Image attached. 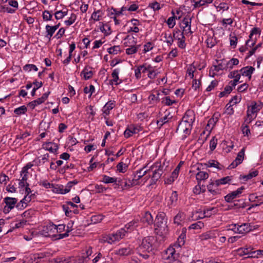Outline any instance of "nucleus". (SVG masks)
<instances>
[{"label":"nucleus","mask_w":263,"mask_h":263,"mask_svg":"<svg viewBox=\"0 0 263 263\" xmlns=\"http://www.w3.org/2000/svg\"><path fill=\"white\" fill-rule=\"evenodd\" d=\"M27 107L23 105L15 109L14 112L17 115L24 114L27 111Z\"/></svg>","instance_id":"obj_33"},{"label":"nucleus","mask_w":263,"mask_h":263,"mask_svg":"<svg viewBox=\"0 0 263 263\" xmlns=\"http://www.w3.org/2000/svg\"><path fill=\"white\" fill-rule=\"evenodd\" d=\"M127 167V165H126L125 163L122 162H121L118 163L117 165V170L119 172L124 173L126 171V168Z\"/></svg>","instance_id":"obj_40"},{"label":"nucleus","mask_w":263,"mask_h":263,"mask_svg":"<svg viewBox=\"0 0 263 263\" xmlns=\"http://www.w3.org/2000/svg\"><path fill=\"white\" fill-rule=\"evenodd\" d=\"M248 86V84L244 83L238 87L237 91L240 92H243L247 89Z\"/></svg>","instance_id":"obj_64"},{"label":"nucleus","mask_w":263,"mask_h":263,"mask_svg":"<svg viewBox=\"0 0 263 263\" xmlns=\"http://www.w3.org/2000/svg\"><path fill=\"white\" fill-rule=\"evenodd\" d=\"M143 221V222H146L148 224H151L153 223V218L149 212H147L145 213Z\"/></svg>","instance_id":"obj_29"},{"label":"nucleus","mask_w":263,"mask_h":263,"mask_svg":"<svg viewBox=\"0 0 263 263\" xmlns=\"http://www.w3.org/2000/svg\"><path fill=\"white\" fill-rule=\"evenodd\" d=\"M192 128V124L185 122L184 121H181L177 128L176 132H183L185 134L184 137L185 138L187 135L190 134Z\"/></svg>","instance_id":"obj_5"},{"label":"nucleus","mask_w":263,"mask_h":263,"mask_svg":"<svg viewBox=\"0 0 263 263\" xmlns=\"http://www.w3.org/2000/svg\"><path fill=\"white\" fill-rule=\"evenodd\" d=\"M183 218V214L182 213H179L174 217V223L179 224Z\"/></svg>","instance_id":"obj_41"},{"label":"nucleus","mask_w":263,"mask_h":263,"mask_svg":"<svg viewBox=\"0 0 263 263\" xmlns=\"http://www.w3.org/2000/svg\"><path fill=\"white\" fill-rule=\"evenodd\" d=\"M246 148L244 147H243L240 151L237 154V157L235 159L234 161H233L231 164L229 166L228 168L231 169L235 168L236 166H237L239 164L242 163L245 156V152Z\"/></svg>","instance_id":"obj_6"},{"label":"nucleus","mask_w":263,"mask_h":263,"mask_svg":"<svg viewBox=\"0 0 263 263\" xmlns=\"http://www.w3.org/2000/svg\"><path fill=\"white\" fill-rule=\"evenodd\" d=\"M204 224L201 221H198L195 223L191 224L189 227V229H200L203 227Z\"/></svg>","instance_id":"obj_39"},{"label":"nucleus","mask_w":263,"mask_h":263,"mask_svg":"<svg viewBox=\"0 0 263 263\" xmlns=\"http://www.w3.org/2000/svg\"><path fill=\"white\" fill-rule=\"evenodd\" d=\"M262 43H260L259 44H258L255 47H254L252 50H251L249 53H248V55H247V57H246V58H249L250 57H251V55H252L256 51V50L258 49L259 48L261 47V46H262Z\"/></svg>","instance_id":"obj_56"},{"label":"nucleus","mask_w":263,"mask_h":263,"mask_svg":"<svg viewBox=\"0 0 263 263\" xmlns=\"http://www.w3.org/2000/svg\"><path fill=\"white\" fill-rule=\"evenodd\" d=\"M166 257H164L165 263H182L180 261L176 259L178 254H176L175 249L169 248L166 251Z\"/></svg>","instance_id":"obj_4"},{"label":"nucleus","mask_w":263,"mask_h":263,"mask_svg":"<svg viewBox=\"0 0 263 263\" xmlns=\"http://www.w3.org/2000/svg\"><path fill=\"white\" fill-rule=\"evenodd\" d=\"M42 102L39 98L35 100L28 104V106L33 109L36 105L42 104Z\"/></svg>","instance_id":"obj_53"},{"label":"nucleus","mask_w":263,"mask_h":263,"mask_svg":"<svg viewBox=\"0 0 263 263\" xmlns=\"http://www.w3.org/2000/svg\"><path fill=\"white\" fill-rule=\"evenodd\" d=\"M68 10L62 11L60 10L58 11L55 13V17L57 20H60L63 18L65 15L67 14Z\"/></svg>","instance_id":"obj_32"},{"label":"nucleus","mask_w":263,"mask_h":263,"mask_svg":"<svg viewBox=\"0 0 263 263\" xmlns=\"http://www.w3.org/2000/svg\"><path fill=\"white\" fill-rule=\"evenodd\" d=\"M238 64L239 60L237 59L232 58L227 62L226 66V69H232L233 68V66L237 65Z\"/></svg>","instance_id":"obj_24"},{"label":"nucleus","mask_w":263,"mask_h":263,"mask_svg":"<svg viewBox=\"0 0 263 263\" xmlns=\"http://www.w3.org/2000/svg\"><path fill=\"white\" fill-rule=\"evenodd\" d=\"M183 164V161H180L178 165L176 166V168L172 172V174L174 176V177H177L178 176L179 171L181 166Z\"/></svg>","instance_id":"obj_54"},{"label":"nucleus","mask_w":263,"mask_h":263,"mask_svg":"<svg viewBox=\"0 0 263 263\" xmlns=\"http://www.w3.org/2000/svg\"><path fill=\"white\" fill-rule=\"evenodd\" d=\"M249 107H250V113L252 114H254L257 111V104L256 102H252V105Z\"/></svg>","instance_id":"obj_59"},{"label":"nucleus","mask_w":263,"mask_h":263,"mask_svg":"<svg viewBox=\"0 0 263 263\" xmlns=\"http://www.w3.org/2000/svg\"><path fill=\"white\" fill-rule=\"evenodd\" d=\"M154 240L153 236H147L142 239L141 244L137 248L138 252L147 251L149 252L152 250V246Z\"/></svg>","instance_id":"obj_2"},{"label":"nucleus","mask_w":263,"mask_h":263,"mask_svg":"<svg viewBox=\"0 0 263 263\" xmlns=\"http://www.w3.org/2000/svg\"><path fill=\"white\" fill-rule=\"evenodd\" d=\"M120 51V47L119 46H114L108 49V52L109 54H117Z\"/></svg>","instance_id":"obj_37"},{"label":"nucleus","mask_w":263,"mask_h":263,"mask_svg":"<svg viewBox=\"0 0 263 263\" xmlns=\"http://www.w3.org/2000/svg\"><path fill=\"white\" fill-rule=\"evenodd\" d=\"M194 119L195 118L194 117L193 111L191 110H187L183 117L181 121H184L185 122L192 124Z\"/></svg>","instance_id":"obj_10"},{"label":"nucleus","mask_w":263,"mask_h":263,"mask_svg":"<svg viewBox=\"0 0 263 263\" xmlns=\"http://www.w3.org/2000/svg\"><path fill=\"white\" fill-rule=\"evenodd\" d=\"M261 30L259 28L257 27L253 28L251 31V33L249 35V39L246 41V44L247 46H249L250 47L254 46L256 42V38L253 39L252 37L254 34H260Z\"/></svg>","instance_id":"obj_7"},{"label":"nucleus","mask_w":263,"mask_h":263,"mask_svg":"<svg viewBox=\"0 0 263 263\" xmlns=\"http://www.w3.org/2000/svg\"><path fill=\"white\" fill-rule=\"evenodd\" d=\"M217 140L215 137L211 140L210 142V149L213 151L216 147Z\"/></svg>","instance_id":"obj_52"},{"label":"nucleus","mask_w":263,"mask_h":263,"mask_svg":"<svg viewBox=\"0 0 263 263\" xmlns=\"http://www.w3.org/2000/svg\"><path fill=\"white\" fill-rule=\"evenodd\" d=\"M162 102H163L166 105L170 106L172 105L173 103H176V101L175 100H172L170 99V97H166L163 99Z\"/></svg>","instance_id":"obj_57"},{"label":"nucleus","mask_w":263,"mask_h":263,"mask_svg":"<svg viewBox=\"0 0 263 263\" xmlns=\"http://www.w3.org/2000/svg\"><path fill=\"white\" fill-rule=\"evenodd\" d=\"M219 236V233L217 230L209 231L199 236L201 240H206L210 239H214Z\"/></svg>","instance_id":"obj_8"},{"label":"nucleus","mask_w":263,"mask_h":263,"mask_svg":"<svg viewBox=\"0 0 263 263\" xmlns=\"http://www.w3.org/2000/svg\"><path fill=\"white\" fill-rule=\"evenodd\" d=\"M230 45L231 46H233L235 48L236 46L237 43V37L236 35L232 36V34L230 35Z\"/></svg>","instance_id":"obj_50"},{"label":"nucleus","mask_w":263,"mask_h":263,"mask_svg":"<svg viewBox=\"0 0 263 263\" xmlns=\"http://www.w3.org/2000/svg\"><path fill=\"white\" fill-rule=\"evenodd\" d=\"M46 30L47 32V34L46 35V37L49 39L50 40L51 36L53 35V33L55 31L54 30V28H52V26H50L49 25H47L46 26Z\"/></svg>","instance_id":"obj_26"},{"label":"nucleus","mask_w":263,"mask_h":263,"mask_svg":"<svg viewBox=\"0 0 263 263\" xmlns=\"http://www.w3.org/2000/svg\"><path fill=\"white\" fill-rule=\"evenodd\" d=\"M251 230L250 226L247 223H243L238 226V233L245 234L250 232Z\"/></svg>","instance_id":"obj_20"},{"label":"nucleus","mask_w":263,"mask_h":263,"mask_svg":"<svg viewBox=\"0 0 263 263\" xmlns=\"http://www.w3.org/2000/svg\"><path fill=\"white\" fill-rule=\"evenodd\" d=\"M138 46H132L131 47L126 49V53L127 54H132L137 52Z\"/></svg>","instance_id":"obj_46"},{"label":"nucleus","mask_w":263,"mask_h":263,"mask_svg":"<svg viewBox=\"0 0 263 263\" xmlns=\"http://www.w3.org/2000/svg\"><path fill=\"white\" fill-rule=\"evenodd\" d=\"M45 256L46 255L43 253L35 254L33 255V258H31V259L33 260L34 261H35V263H37L39 262V260L44 258Z\"/></svg>","instance_id":"obj_45"},{"label":"nucleus","mask_w":263,"mask_h":263,"mask_svg":"<svg viewBox=\"0 0 263 263\" xmlns=\"http://www.w3.org/2000/svg\"><path fill=\"white\" fill-rule=\"evenodd\" d=\"M196 179L198 182L200 183L202 180H205L209 177V174L206 172L200 171L196 174Z\"/></svg>","instance_id":"obj_17"},{"label":"nucleus","mask_w":263,"mask_h":263,"mask_svg":"<svg viewBox=\"0 0 263 263\" xmlns=\"http://www.w3.org/2000/svg\"><path fill=\"white\" fill-rule=\"evenodd\" d=\"M95 91V87L92 85H90L89 86V88H88L87 87H85L84 88V92L85 93H88L89 92L90 93V96L92 94L93 92Z\"/></svg>","instance_id":"obj_60"},{"label":"nucleus","mask_w":263,"mask_h":263,"mask_svg":"<svg viewBox=\"0 0 263 263\" xmlns=\"http://www.w3.org/2000/svg\"><path fill=\"white\" fill-rule=\"evenodd\" d=\"M137 222L136 221L134 220L130 221L125 226L123 229H124L127 232L128 230H132L134 228L136 227L137 226Z\"/></svg>","instance_id":"obj_35"},{"label":"nucleus","mask_w":263,"mask_h":263,"mask_svg":"<svg viewBox=\"0 0 263 263\" xmlns=\"http://www.w3.org/2000/svg\"><path fill=\"white\" fill-rule=\"evenodd\" d=\"M29 136V134L27 132H25L23 134L17 135L15 140V142L20 143V145L22 144V142L20 141L22 139H24Z\"/></svg>","instance_id":"obj_38"},{"label":"nucleus","mask_w":263,"mask_h":263,"mask_svg":"<svg viewBox=\"0 0 263 263\" xmlns=\"http://www.w3.org/2000/svg\"><path fill=\"white\" fill-rule=\"evenodd\" d=\"M146 166H144L143 168L136 172V175H135L133 181L137 180L141 178L143 176L145 175L149 170L143 171Z\"/></svg>","instance_id":"obj_18"},{"label":"nucleus","mask_w":263,"mask_h":263,"mask_svg":"<svg viewBox=\"0 0 263 263\" xmlns=\"http://www.w3.org/2000/svg\"><path fill=\"white\" fill-rule=\"evenodd\" d=\"M165 217V214L164 212H159L156 216L155 219V226L157 227L155 230L156 231L158 228L160 230H162L164 232L167 231V226L166 225V221L164 220Z\"/></svg>","instance_id":"obj_3"},{"label":"nucleus","mask_w":263,"mask_h":263,"mask_svg":"<svg viewBox=\"0 0 263 263\" xmlns=\"http://www.w3.org/2000/svg\"><path fill=\"white\" fill-rule=\"evenodd\" d=\"M119 72V69H115L114 70V71L111 74V76H112V78H114L112 81L116 82V85H118L119 84L118 83H117V81L119 80V77H118Z\"/></svg>","instance_id":"obj_47"},{"label":"nucleus","mask_w":263,"mask_h":263,"mask_svg":"<svg viewBox=\"0 0 263 263\" xmlns=\"http://www.w3.org/2000/svg\"><path fill=\"white\" fill-rule=\"evenodd\" d=\"M232 91V87L230 86L229 85H227L225 87L224 89V91L220 92L219 95V97L220 98L223 97L227 95H228Z\"/></svg>","instance_id":"obj_31"},{"label":"nucleus","mask_w":263,"mask_h":263,"mask_svg":"<svg viewBox=\"0 0 263 263\" xmlns=\"http://www.w3.org/2000/svg\"><path fill=\"white\" fill-rule=\"evenodd\" d=\"M215 209L214 208H212L210 209H207L206 210H204L203 211V217H209L212 215V211L214 210V212H215Z\"/></svg>","instance_id":"obj_51"},{"label":"nucleus","mask_w":263,"mask_h":263,"mask_svg":"<svg viewBox=\"0 0 263 263\" xmlns=\"http://www.w3.org/2000/svg\"><path fill=\"white\" fill-rule=\"evenodd\" d=\"M52 144L51 142H47L43 145V147L50 152L55 153L58 149V145L57 144L53 143L54 146L52 147Z\"/></svg>","instance_id":"obj_13"},{"label":"nucleus","mask_w":263,"mask_h":263,"mask_svg":"<svg viewBox=\"0 0 263 263\" xmlns=\"http://www.w3.org/2000/svg\"><path fill=\"white\" fill-rule=\"evenodd\" d=\"M238 196V195L235 192L233 191L231 193L228 194L224 197L225 200L227 202H231L232 200Z\"/></svg>","instance_id":"obj_25"},{"label":"nucleus","mask_w":263,"mask_h":263,"mask_svg":"<svg viewBox=\"0 0 263 263\" xmlns=\"http://www.w3.org/2000/svg\"><path fill=\"white\" fill-rule=\"evenodd\" d=\"M47 228H50V230H53V229H54L56 230L57 232L61 233L65 230V225L61 224L56 226L52 223H50Z\"/></svg>","instance_id":"obj_21"},{"label":"nucleus","mask_w":263,"mask_h":263,"mask_svg":"<svg viewBox=\"0 0 263 263\" xmlns=\"http://www.w3.org/2000/svg\"><path fill=\"white\" fill-rule=\"evenodd\" d=\"M53 189V192L57 193H60L62 194H65L64 193V186L63 185H54V187H52Z\"/></svg>","instance_id":"obj_34"},{"label":"nucleus","mask_w":263,"mask_h":263,"mask_svg":"<svg viewBox=\"0 0 263 263\" xmlns=\"http://www.w3.org/2000/svg\"><path fill=\"white\" fill-rule=\"evenodd\" d=\"M168 166H165L164 163L162 164L160 163H156L151 166V169L154 170L153 175L151 178V184H155L161 177L162 174L166 171Z\"/></svg>","instance_id":"obj_1"},{"label":"nucleus","mask_w":263,"mask_h":263,"mask_svg":"<svg viewBox=\"0 0 263 263\" xmlns=\"http://www.w3.org/2000/svg\"><path fill=\"white\" fill-rule=\"evenodd\" d=\"M149 7L152 8L154 11L158 10L160 9V4L156 2L149 4Z\"/></svg>","instance_id":"obj_62"},{"label":"nucleus","mask_w":263,"mask_h":263,"mask_svg":"<svg viewBox=\"0 0 263 263\" xmlns=\"http://www.w3.org/2000/svg\"><path fill=\"white\" fill-rule=\"evenodd\" d=\"M176 17L173 16L168 18L166 23L170 28H172L175 25V19Z\"/></svg>","instance_id":"obj_49"},{"label":"nucleus","mask_w":263,"mask_h":263,"mask_svg":"<svg viewBox=\"0 0 263 263\" xmlns=\"http://www.w3.org/2000/svg\"><path fill=\"white\" fill-rule=\"evenodd\" d=\"M77 16L75 14L72 13L69 17V20L65 21V23L67 26L72 25L76 21Z\"/></svg>","instance_id":"obj_43"},{"label":"nucleus","mask_w":263,"mask_h":263,"mask_svg":"<svg viewBox=\"0 0 263 263\" xmlns=\"http://www.w3.org/2000/svg\"><path fill=\"white\" fill-rule=\"evenodd\" d=\"M258 172L257 171H253L250 172L247 175H240L239 177L240 179H243L245 181H247L252 179L253 177H256L258 175Z\"/></svg>","instance_id":"obj_23"},{"label":"nucleus","mask_w":263,"mask_h":263,"mask_svg":"<svg viewBox=\"0 0 263 263\" xmlns=\"http://www.w3.org/2000/svg\"><path fill=\"white\" fill-rule=\"evenodd\" d=\"M185 238L186 235L180 234L177 239V241L176 242V244H175V246L181 247L184 245Z\"/></svg>","instance_id":"obj_27"},{"label":"nucleus","mask_w":263,"mask_h":263,"mask_svg":"<svg viewBox=\"0 0 263 263\" xmlns=\"http://www.w3.org/2000/svg\"><path fill=\"white\" fill-rule=\"evenodd\" d=\"M252 250L253 249L251 248H240L237 250V252L239 255L242 256L244 255L249 254L250 251Z\"/></svg>","instance_id":"obj_30"},{"label":"nucleus","mask_w":263,"mask_h":263,"mask_svg":"<svg viewBox=\"0 0 263 263\" xmlns=\"http://www.w3.org/2000/svg\"><path fill=\"white\" fill-rule=\"evenodd\" d=\"M33 84L35 85V87L33 88L31 94L32 96H34L36 90L42 86L43 83L42 82H39L37 81H35L33 82Z\"/></svg>","instance_id":"obj_36"},{"label":"nucleus","mask_w":263,"mask_h":263,"mask_svg":"<svg viewBox=\"0 0 263 263\" xmlns=\"http://www.w3.org/2000/svg\"><path fill=\"white\" fill-rule=\"evenodd\" d=\"M219 164V163L218 161L212 160L209 161L208 163L206 164V165L208 167H214L220 170L221 168L218 167Z\"/></svg>","instance_id":"obj_48"},{"label":"nucleus","mask_w":263,"mask_h":263,"mask_svg":"<svg viewBox=\"0 0 263 263\" xmlns=\"http://www.w3.org/2000/svg\"><path fill=\"white\" fill-rule=\"evenodd\" d=\"M144 67L143 65L140 66L137 69H135V76L137 79L141 78V70Z\"/></svg>","instance_id":"obj_61"},{"label":"nucleus","mask_w":263,"mask_h":263,"mask_svg":"<svg viewBox=\"0 0 263 263\" xmlns=\"http://www.w3.org/2000/svg\"><path fill=\"white\" fill-rule=\"evenodd\" d=\"M115 106L114 101H110L106 103L103 107V112L106 115L109 114L110 110L112 109Z\"/></svg>","instance_id":"obj_15"},{"label":"nucleus","mask_w":263,"mask_h":263,"mask_svg":"<svg viewBox=\"0 0 263 263\" xmlns=\"http://www.w3.org/2000/svg\"><path fill=\"white\" fill-rule=\"evenodd\" d=\"M218 85V81L214 80L212 81L211 84L207 87L206 91H210L212 90L215 86Z\"/></svg>","instance_id":"obj_63"},{"label":"nucleus","mask_w":263,"mask_h":263,"mask_svg":"<svg viewBox=\"0 0 263 263\" xmlns=\"http://www.w3.org/2000/svg\"><path fill=\"white\" fill-rule=\"evenodd\" d=\"M4 202L10 209H12L17 202V199L15 198L7 197L4 198Z\"/></svg>","instance_id":"obj_12"},{"label":"nucleus","mask_w":263,"mask_h":263,"mask_svg":"<svg viewBox=\"0 0 263 263\" xmlns=\"http://www.w3.org/2000/svg\"><path fill=\"white\" fill-rule=\"evenodd\" d=\"M101 11L100 10H98L97 11H95L92 13L91 15V18L93 19L95 21H98L100 20V18L101 16V15L98 14L100 13Z\"/></svg>","instance_id":"obj_58"},{"label":"nucleus","mask_w":263,"mask_h":263,"mask_svg":"<svg viewBox=\"0 0 263 263\" xmlns=\"http://www.w3.org/2000/svg\"><path fill=\"white\" fill-rule=\"evenodd\" d=\"M91 69V67L86 66L81 72V74H83L84 78L85 80H88L92 77L93 72L91 70H89Z\"/></svg>","instance_id":"obj_14"},{"label":"nucleus","mask_w":263,"mask_h":263,"mask_svg":"<svg viewBox=\"0 0 263 263\" xmlns=\"http://www.w3.org/2000/svg\"><path fill=\"white\" fill-rule=\"evenodd\" d=\"M133 250L130 248H124L116 251V254L120 256H127L132 253Z\"/></svg>","instance_id":"obj_16"},{"label":"nucleus","mask_w":263,"mask_h":263,"mask_svg":"<svg viewBox=\"0 0 263 263\" xmlns=\"http://www.w3.org/2000/svg\"><path fill=\"white\" fill-rule=\"evenodd\" d=\"M103 182H104L105 183H116V185L118 186V187H119L120 186H121V188L122 189H124V188L122 186L121 181L117 180V179L116 178L110 177L106 175H103Z\"/></svg>","instance_id":"obj_9"},{"label":"nucleus","mask_w":263,"mask_h":263,"mask_svg":"<svg viewBox=\"0 0 263 263\" xmlns=\"http://www.w3.org/2000/svg\"><path fill=\"white\" fill-rule=\"evenodd\" d=\"M78 182L77 180H74L73 181L68 182L67 185L64 187V193L66 194L68 193L70 191L71 188L74 185L77 184Z\"/></svg>","instance_id":"obj_28"},{"label":"nucleus","mask_w":263,"mask_h":263,"mask_svg":"<svg viewBox=\"0 0 263 263\" xmlns=\"http://www.w3.org/2000/svg\"><path fill=\"white\" fill-rule=\"evenodd\" d=\"M108 15L110 17L114 18L115 23L116 25L120 24V21L117 18V15L116 14V9L114 8H111L110 9L108 10Z\"/></svg>","instance_id":"obj_22"},{"label":"nucleus","mask_w":263,"mask_h":263,"mask_svg":"<svg viewBox=\"0 0 263 263\" xmlns=\"http://www.w3.org/2000/svg\"><path fill=\"white\" fill-rule=\"evenodd\" d=\"M52 15L48 10H45L43 13V18L45 21L51 20Z\"/></svg>","instance_id":"obj_44"},{"label":"nucleus","mask_w":263,"mask_h":263,"mask_svg":"<svg viewBox=\"0 0 263 263\" xmlns=\"http://www.w3.org/2000/svg\"><path fill=\"white\" fill-rule=\"evenodd\" d=\"M23 69L26 71H30L31 70H34L36 71L38 70L37 67L33 64H26L23 67Z\"/></svg>","instance_id":"obj_42"},{"label":"nucleus","mask_w":263,"mask_h":263,"mask_svg":"<svg viewBox=\"0 0 263 263\" xmlns=\"http://www.w3.org/2000/svg\"><path fill=\"white\" fill-rule=\"evenodd\" d=\"M126 232V231L124 229H121V230L117 232L116 234H112L111 235L112 236L113 241L115 242L123 238V236L125 235L124 233Z\"/></svg>","instance_id":"obj_19"},{"label":"nucleus","mask_w":263,"mask_h":263,"mask_svg":"<svg viewBox=\"0 0 263 263\" xmlns=\"http://www.w3.org/2000/svg\"><path fill=\"white\" fill-rule=\"evenodd\" d=\"M254 70L255 68L253 67L246 66L242 68L239 71L241 72L242 76L248 77L249 79H251V75Z\"/></svg>","instance_id":"obj_11"},{"label":"nucleus","mask_w":263,"mask_h":263,"mask_svg":"<svg viewBox=\"0 0 263 263\" xmlns=\"http://www.w3.org/2000/svg\"><path fill=\"white\" fill-rule=\"evenodd\" d=\"M252 115L251 113H250V107H248V110H247V118L245 120V122L249 124L251 122V121L253 120V118L252 116Z\"/></svg>","instance_id":"obj_55"}]
</instances>
